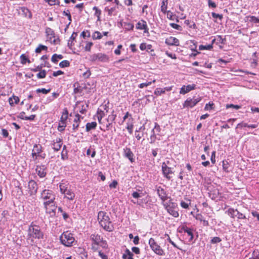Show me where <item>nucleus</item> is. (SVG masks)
I'll return each mask as SVG.
<instances>
[{"instance_id": "nucleus-1", "label": "nucleus", "mask_w": 259, "mask_h": 259, "mask_svg": "<svg viewBox=\"0 0 259 259\" xmlns=\"http://www.w3.org/2000/svg\"><path fill=\"white\" fill-rule=\"evenodd\" d=\"M98 220L100 225L105 230L111 232L114 230L113 225L112 224L109 217L105 211H100L99 212Z\"/></svg>"}, {"instance_id": "nucleus-2", "label": "nucleus", "mask_w": 259, "mask_h": 259, "mask_svg": "<svg viewBox=\"0 0 259 259\" xmlns=\"http://www.w3.org/2000/svg\"><path fill=\"white\" fill-rule=\"evenodd\" d=\"M28 232V238L27 239V240H30L31 242H33V238L40 239L43 238L44 234L41 231L40 227L37 225L33 224V223L29 226Z\"/></svg>"}, {"instance_id": "nucleus-3", "label": "nucleus", "mask_w": 259, "mask_h": 259, "mask_svg": "<svg viewBox=\"0 0 259 259\" xmlns=\"http://www.w3.org/2000/svg\"><path fill=\"white\" fill-rule=\"evenodd\" d=\"M60 240L64 246L70 247L73 245L75 239L72 233L69 231H66L63 232L60 236Z\"/></svg>"}, {"instance_id": "nucleus-4", "label": "nucleus", "mask_w": 259, "mask_h": 259, "mask_svg": "<svg viewBox=\"0 0 259 259\" xmlns=\"http://www.w3.org/2000/svg\"><path fill=\"white\" fill-rule=\"evenodd\" d=\"M40 198L44 200V202H47L48 204L53 203L55 202V195L52 191L45 190L41 193Z\"/></svg>"}, {"instance_id": "nucleus-5", "label": "nucleus", "mask_w": 259, "mask_h": 259, "mask_svg": "<svg viewBox=\"0 0 259 259\" xmlns=\"http://www.w3.org/2000/svg\"><path fill=\"white\" fill-rule=\"evenodd\" d=\"M45 32L47 36L48 40L53 45H57L59 43L60 39L58 37L55 36V33L50 27H47L45 29Z\"/></svg>"}, {"instance_id": "nucleus-6", "label": "nucleus", "mask_w": 259, "mask_h": 259, "mask_svg": "<svg viewBox=\"0 0 259 259\" xmlns=\"http://www.w3.org/2000/svg\"><path fill=\"white\" fill-rule=\"evenodd\" d=\"M149 244L151 249L154 252L159 255H163L164 254V251L161 247L157 244L155 240L151 238L149 240Z\"/></svg>"}, {"instance_id": "nucleus-7", "label": "nucleus", "mask_w": 259, "mask_h": 259, "mask_svg": "<svg viewBox=\"0 0 259 259\" xmlns=\"http://www.w3.org/2000/svg\"><path fill=\"white\" fill-rule=\"evenodd\" d=\"M46 212L50 214V217H54L56 215V210L57 206L56 205L55 202L53 203L48 204L47 202H43Z\"/></svg>"}, {"instance_id": "nucleus-8", "label": "nucleus", "mask_w": 259, "mask_h": 259, "mask_svg": "<svg viewBox=\"0 0 259 259\" xmlns=\"http://www.w3.org/2000/svg\"><path fill=\"white\" fill-rule=\"evenodd\" d=\"M168 164H169V161L163 162L162 163V171L164 177L169 180L171 178V176L170 175L173 174L174 172L172 170V168L168 166Z\"/></svg>"}, {"instance_id": "nucleus-9", "label": "nucleus", "mask_w": 259, "mask_h": 259, "mask_svg": "<svg viewBox=\"0 0 259 259\" xmlns=\"http://www.w3.org/2000/svg\"><path fill=\"white\" fill-rule=\"evenodd\" d=\"M202 100L201 97H198L195 98V97L193 98H188L184 103V107L192 108L194 107L198 102Z\"/></svg>"}, {"instance_id": "nucleus-10", "label": "nucleus", "mask_w": 259, "mask_h": 259, "mask_svg": "<svg viewBox=\"0 0 259 259\" xmlns=\"http://www.w3.org/2000/svg\"><path fill=\"white\" fill-rule=\"evenodd\" d=\"M164 205L166 209L167 212L171 214L172 216L177 218L179 217V213L178 211H177L175 208L176 206V204L174 203H170L169 204L166 203L164 204Z\"/></svg>"}, {"instance_id": "nucleus-11", "label": "nucleus", "mask_w": 259, "mask_h": 259, "mask_svg": "<svg viewBox=\"0 0 259 259\" xmlns=\"http://www.w3.org/2000/svg\"><path fill=\"white\" fill-rule=\"evenodd\" d=\"M28 189L30 195L35 194L37 190L36 183L33 180L30 181L28 183Z\"/></svg>"}, {"instance_id": "nucleus-12", "label": "nucleus", "mask_w": 259, "mask_h": 259, "mask_svg": "<svg viewBox=\"0 0 259 259\" xmlns=\"http://www.w3.org/2000/svg\"><path fill=\"white\" fill-rule=\"evenodd\" d=\"M42 147L40 144H35L32 149V156L34 160L37 159V156L40 154L42 150Z\"/></svg>"}, {"instance_id": "nucleus-13", "label": "nucleus", "mask_w": 259, "mask_h": 259, "mask_svg": "<svg viewBox=\"0 0 259 259\" xmlns=\"http://www.w3.org/2000/svg\"><path fill=\"white\" fill-rule=\"evenodd\" d=\"M136 28L140 30H144V33L148 32V27L145 21L141 20L136 24Z\"/></svg>"}, {"instance_id": "nucleus-14", "label": "nucleus", "mask_w": 259, "mask_h": 259, "mask_svg": "<svg viewBox=\"0 0 259 259\" xmlns=\"http://www.w3.org/2000/svg\"><path fill=\"white\" fill-rule=\"evenodd\" d=\"M181 231H180V232H184L187 233L188 236L190 237V238L189 239V241H191L193 239V229L188 228L186 226H183L181 228Z\"/></svg>"}, {"instance_id": "nucleus-15", "label": "nucleus", "mask_w": 259, "mask_h": 259, "mask_svg": "<svg viewBox=\"0 0 259 259\" xmlns=\"http://www.w3.org/2000/svg\"><path fill=\"white\" fill-rule=\"evenodd\" d=\"M196 85L195 84H189L188 85H183L180 90L181 94H186L190 91L195 89Z\"/></svg>"}, {"instance_id": "nucleus-16", "label": "nucleus", "mask_w": 259, "mask_h": 259, "mask_svg": "<svg viewBox=\"0 0 259 259\" xmlns=\"http://www.w3.org/2000/svg\"><path fill=\"white\" fill-rule=\"evenodd\" d=\"M36 171L40 178H44L46 175V167L45 165H37L36 168Z\"/></svg>"}, {"instance_id": "nucleus-17", "label": "nucleus", "mask_w": 259, "mask_h": 259, "mask_svg": "<svg viewBox=\"0 0 259 259\" xmlns=\"http://www.w3.org/2000/svg\"><path fill=\"white\" fill-rule=\"evenodd\" d=\"M165 43L169 46H179V40L176 37L170 36L165 39Z\"/></svg>"}, {"instance_id": "nucleus-18", "label": "nucleus", "mask_w": 259, "mask_h": 259, "mask_svg": "<svg viewBox=\"0 0 259 259\" xmlns=\"http://www.w3.org/2000/svg\"><path fill=\"white\" fill-rule=\"evenodd\" d=\"M124 155L128 158L131 162H133L135 160L134 158V154L129 148L124 149Z\"/></svg>"}, {"instance_id": "nucleus-19", "label": "nucleus", "mask_w": 259, "mask_h": 259, "mask_svg": "<svg viewBox=\"0 0 259 259\" xmlns=\"http://www.w3.org/2000/svg\"><path fill=\"white\" fill-rule=\"evenodd\" d=\"M157 192L158 196L162 201H165L167 199V194L163 188L159 187L157 189Z\"/></svg>"}, {"instance_id": "nucleus-20", "label": "nucleus", "mask_w": 259, "mask_h": 259, "mask_svg": "<svg viewBox=\"0 0 259 259\" xmlns=\"http://www.w3.org/2000/svg\"><path fill=\"white\" fill-rule=\"evenodd\" d=\"M91 238L96 245H99L101 242H103V238L98 234H94L91 235Z\"/></svg>"}, {"instance_id": "nucleus-21", "label": "nucleus", "mask_w": 259, "mask_h": 259, "mask_svg": "<svg viewBox=\"0 0 259 259\" xmlns=\"http://www.w3.org/2000/svg\"><path fill=\"white\" fill-rule=\"evenodd\" d=\"M62 145V140L60 138H57L52 144V148L55 151H58L60 149Z\"/></svg>"}, {"instance_id": "nucleus-22", "label": "nucleus", "mask_w": 259, "mask_h": 259, "mask_svg": "<svg viewBox=\"0 0 259 259\" xmlns=\"http://www.w3.org/2000/svg\"><path fill=\"white\" fill-rule=\"evenodd\" d=\"M63 194L65 195V197L70 200H73L75 197L74 193L70 189L66 190V192Z\"/></svg>"}, {"instance_id": "nucleus-23", "label": "nucleus", "mask_w": 259, "mask_h": 259, "mask_svg": "<svg viewBox=\"0 0 259 259\" xmlns=\"http://www.w3.org/2000/svg\"><path fill=\"white\" fill-rule=\"evenodd\" d=\"M97 125V123L95 121H93L92 122H88L85 125V130L87 132H89L92 130H94L96 128Z\"/></svg>"}, {"instance_id": "nucleus-24", "label": "nucleus", "mask_w": 259, "mask_h": 259, "mask_svg": "<svg viewBox=\"0 0 259 259\" xmlns=\"http://www.w3.org/2000/svg\"><path fill=\"white\" fill-rule=\"evenodd\" d=\"M133 120V118L131 117L130 118L128 119V122L126 123V129L128 130V132L130 134H132L133 133V129L134 126V125L132 122Z\"/></svg>"}, {"instance_id": "nucleus-25", "label": "nucleus", "mask_w": 259, "mask_h": 259, "mask_svg": "<svg viewBox=\"0 0 259 259\" xmlns=\"http://www.w3.org/2000/svg\"><path fill=\"white\" fill-rule=\"evenodd\" d=\"M109 57L102 53H98V61L103 62H108L109 61Z\"/></svg>"}, {"instance_id": "nucleus-26", "label": "nucleus", "mask_w": 259, "mask_h": 259, "mask_svg": "<svg viewBox=\"0 0 259 259\" xmlns=\"http://www.w3.org/2000/svg\"><path fill=\"white\" fill-rule=\"evenodd\" d=\"M167 5H168V1L166 0H162L161 3V5L160 7V10L161 12H162L163 14H166L167 11Z\"/></svg>"}, {"instance_id": "nucleus-27", "label": "nucleus", "mask_w": 259, "mask_h": 259, "mask_svg": "<svg viewBox=\"0 0 259 259\" xmlns=\"http://www.w3.org/2000/svg\"><path fill=\"white\" fill-rule=\"evenodd\" d=\"M214 41H215V39H213L212 41V44H211V45H207V46H203V45L199 46V49L200 50H211L212 48V47H212V44L214 42Z\"/></svg>"}, {"instance_id": "nucleus-28", "label": "nucleus", "mask_w": 259, "mask_h": 259, "mask_svg": "<svg viewBox=\"0 0 259 259\" xmlns=\"http://www.w3.org/2000/svg\"><path fill=\"white\" fill-rule=\"evenodd\" d=\"M20 61L22 64H25L26 62L30 63V60L24 54L20 56Z\"/></svg>"}, {"instance_id": "nucleus-29", "label": "nucleus", "mask_w": 259, "mask_h": 259, "mask_svg": "<svg viewBox=\"0 0 259 259\" xmlns=\"http://www.w3.org/2000/svg\"><path fill=\"white\" fill-rule=\"evenodd\" d=\"M167 18L170 20L174 21L176 19V15L174 14L170 11H166Z\"/></svg>"}, {"instance_id": "nucleus-30", "label": "nucleus", "mask_w": 259, "mask_h": 259, "mask_svg": "<svg viewBox=\"0 0 259 259\" xmlns=\"http://www.w3.org/2000/svg\"><path fill=\"white\" fill-rule=\"evenodd\" d=\"M48 50V47L46 46L42 45H39L37 48L35 49V53H40L42 50L47 51Z\"/></svg>"}, {"instance_id": "nucleus-31", "label": "nucleus", "mask_w": 259, "mask_h": 259, "mask_svg": "<svg viewBox=\"0 0 259 259\" xmlns=\"http://www.w3.org/2000/svg\"><path fill=\"white\" fill-rule=\"evenodd\" d=\"M19 102V99L18 97L14 96L13 98H10L9 99V103L11 105L13 104L14 103L17 104Z\"/></svg>"}, {"instance_id": "nucleus-32", "label": "nucleus", "mask_w": 259, "mask_h": 259, "mask_svg": "<svg viewBox=\"0 0 259 259\" xmlns=\"http://www.w3.org/2000/svg\"><path fill=\"white\" fill-rule=\"evenodd\" d=\"M68 118V111L67 109H64L63 114L61 116V119L60 121H64L66 122V120H67Z\"/></svg>"}, {"instance_id": "nucleus-33", "label": "nucleus", "mask_w": 259, "mask_h": 259, "mask_svg": "<svg viewBox=\"0 0 259 259\" xmlns=\"http://www.w3.org/2000/svg\"><path fill=\"white\" fill-rule=\"evenodd\" d=\"M94 39H99L102 37L101 33L99 31H95L92 35Z\"/></svg>"}, {"instance_id": "nucleus-34", "label": "nucleus", "mask_w": 259, "mask_h": 259, "mask_svg": "<svg viewBox=\"0 0 259 259\" xmlns=\"http://www.w3.org/2000/svg\"><path fill=\"white\" fill-rule=\"evenodd\" d=\"M70 65V62L68 60H63L59 63L61 68L68 67Z\"/></svg>"}, {"instance_id": "nucleus-35", "label": "nucleus", "mask_w": 259, "mask_h": 259, "mask_svg": "<svg viewBox=\"0 0 259 259\" xmlns=\"http://www.w3.org/2000/svg\"><path fill=\"white\" fill-rule=\"evenodd\" d=\"M228 213L229 215H230L232 218H234L235 217L236 209H234V208H230L227 210Z\"/></svg>"}, {"instance_id": "nucleus-36", "label": "nucleus", "mask_w": 259, "mask_h": 259, "mask_svg": "<svg viewBox=\"0 0 259 259\" xmlns=\"http://www.w3.org/2000/svg\"><path fill=\"white\" fill-rule=\"evenodd\" d=\"M66 127V122L60 121L58 127V130L62 132L64 130V128Z\"/></svg>"}, {"instance_id": "nucleus-37", "label": "nucleus", "mask_w": 259, "mask_h": 259, "mask_svg": "<svg viewBox=\"0 0 259 259\" xmlns=\"http://www.w3.org/2000/svg\"><path fill=\"white\" fill-rule=\"evenodd\" d=\"M69 189L64 183H61L60 185V190L61 192L63 194L66 192V190H68Z\"/></svg>"}, {"instance_id": "nucleus-38", "label": "nucleus", "mask_w": 259, "mask_h": 259, "mask_svg": "<svg viewBox=\"0 0 259 259\" xmlns=\"http://www.w3.org/2000/svg\"><path fill=\"white\" fill-rule=\"evenodd\" d=\"M116 117V114H114V111H113L112 114L108 116V117L106 120L108 122H112L115 120Z\"/></svg>"}, {"instance_id": "nucleus-39", "label": "nucleus", "mask_w": 259, "mask_h": 259, "mask_svg": "<svg viewBox=\"0 0 259 259\" xmlns=\"http://www.w3.org/2000/svg\"><path fill=\"white\" fill-rule=\"evenodd\" d=\"M93 10L95 11V15L98 17V20H100V17L101 14V11L99 10L97 7H94Z\"/></svg>"}, {"instance_id": "nucleus-40", "label": "nucleus", "mask_w": 259, "mask_h": 259, "mask_svg": "<svg viewBox=\"0 0 259 259\" xmlns=\"http://www.w3.org/2000/svg\"><path fill=\"white\" fill-rule=\"evenodd\" d=\"M164 91L161 88H157L154 91V94L156 96H160L162 94H164Z\"/></svg>"}, {"instance_id": "nucleus-41", "label": "nucleus", "mask_w": 259, "mask_h": 259, "mask_svg": "<svg viewBox=\"0 0 259 259\" xmlns=\"http://www.w3.org/2000/svg\"><path fill=\"white\" fill-rule=\"evenodd\" d=\"M169 25L173 28L175 29H177V30H182V27L181 26L178 25V24H175V23H171L169 24Z\"/></svg>"}, {"instance_id": "nucleus-42", "label": "nucleus", "mask_w": 259, "mask_h": 259, "mask_svg": "<svg viewBox=\"0 0 259 259\" xmlns=\"http://www.w3.org/2000/svg\"><path fill=\"white\" fill-rule=\"evenodd\" d=\"M50 91H51L50 89L46 90V89L42 88V89H37L36 90V92L37 93H43L44 94H47L48 93H49L50 92Z\"/></svg>"}, {"instance_id": "nucleus-43", "label": "nucleus", "mask_w": 259, "mask_h": 259, "mask_svg": "<svg viewBox=\"0 0 259 259\" xmlns=\"http://www.w3.org/2000/svg\"><path fill=\"white\" fill-rule=\"evenodd\" d=\"M63 14H64V15L66 16V17H68V19L69 20L68 25H69L71 23V21H72L71 20V16L69 11L68 10H67V11H63Z\"/></svg>"}, {"instance_id": "nucleus-44", "label": "nucleus", "mask_w": 259, "mask_h": 259, "mask_svg": "<svg viewBox=\"0 0 259 259\" xmlns=\"http://www.w3.org/2000/svg\"><path fill=\"white\" fill-rule=\"evenodd\" d=\"M46 71L43 70L37 74L36 76L38 78H44L46 77Z\"/></svg>"}, {"instance_id": "nucleus-45", "label": "nucleus", "mask_w": 259, "mask_h": 259, "mask_svg": "<svg viewBox=\"0 0 259 259\" xmlns=\"http://www.w3.org/2000/svg\"><path fill=\"white\" fill-rule=\"evenodd\" d=\"M156 139V133L154 130H152V135L150 136L151 142L150 143H153L155 141Z\"/></svg>"}, {"instance_id": "nucleus-46", "label": "nucleus", "mask_w": 259, "mask_h": 259, "mask_svg": "<svg viewBox=\"0 0 259 259\" xmlns=\"http://www.w3.org/2000/svg\"><path fill=\"white\" fill-rule=\"evenodd\" d=\"M232 108L236 110H238L241 108V106L238 105H234L232 104L226 105V108Z\"/></svg>"}, {"instance_id": "nucleus-47", "label": "nucleus", "mask_w": 259, "mask_h": 259, "mask_svg": "<svg viewBox=\"0 0 259 259\" xmlns=\"http://www.w3.org/2000/svg\"><path fill=\"white\" fill-rule=\"evenodd\" d=\"M223 169L226 171L228 172V168H229V163L227 161L224 160L223 161Z\"/></svg>"}, {"instance_id": "nucleus-48", "label": "nucleus", "mask_w": 259, "mask_h": 259, "mask_svg": "<svg viewBox=\"0 0 259 259\" xmlns=\"http://www.w3.org/2000/svg\"><path fill=\"white\" fill-rule=\"evenodd\" d=\"M93 45V42H87L86 45L84 47V49L85 51L90 52L91 51V49L92 46Z\"/></svg>"}, {"instance_id": "nucleus-49", "label": "nucleus", "mask_w": 259, "mask_h": 259, "mask_svg": "<svg viewBox=\"0 0 259 259\" xmlns=\"http://www.w3.org/2000/svg\"><path fill=\"white\" fill-rule=\"evenodd\" d=\"M211 15L214 18H219L221 21L223 19V15L217 14L214 12L211 13Z\"/></svg>"}, {"instance_id": "nucleus-50", "label": "nucleus", "mask_w": 259, "mask_h": 259, "mask_svg": "<svg viewBox=\"0 0 259 259\" xmlns=\"http://www.w3.org/2000/svg\"><path fill=\"white\" fill-rule=\"evenodd\" d=\"M236 214V215H235V217H237L239 219H243L246 218L245 215L242 213L239 212L237 209Z\"/></svg>"}, {"instance_id": "nucleus-51", "label": "nucleus", "mask_w": 259, "mask_h": 259, "mask_svg": "<svg viewBox=\"0 0 259 259\" xmlns=\"http://www.w3.org/2000/svg\"><path fill=\"white\" fill-rule=\"evenodd\" d=\"M22 10L26 16H28L30 18H31V14L28 9L24 8Z\"/></svg>"}, {"instance_id": "nucleus-52", "label": "nucleus", "mask_w": 259, "mask_h": 259, "mask_svg": "<svg viewBox=\"0 0 259 259\" xmlns=\"http://www.w3.org/2000/svg\"><path fill=\"white\" fill-rule=\"evenodd\" d=\"M91 75V71L89 69H88L82 74V76L84 78H88L90 77Z\"/></svg>"}, {"instance_id": "nucleus-53", "label": "nucleus", "mask_w": 259, "mask_h": 259, "mask_svg": "<svg viewBox=\"0 0 259 259\" xmlns=\"http://www.w3.org/2000/svg\"><path fill=\"white\" fill-rule=\"evenodd\" d=\"M91 61L94 62L98 61V54H95L90 56Z\"/></svg>"}, {"instance_id": "nucleus-54", "label": "nucleus", "mask_w": 259, "mask_h": 259, "mask_svg": "<svg viewBox=\"0 0 259 259\" xmlns=\"http://www.w3.org/2000/svg\"><path fill=\"white\" fill-rule=\"evenodd\" d=\"M249 259H259V252L258 251H253L252 257Z\"/></svg>"}, {"instance_id": "nucleus-55", "label": "nucleus", "mask_w": 259, "mask_h": 259, "mask_svg": "<svg viewBox=\"0 0 259 259\" xmlns=\"http://www.w3.org/2000/svg\"><path fill=\"white\" fill-rule=\"evenodd\" d=\"M125 253L126 255H128L127 259H134L133 256V253L130 251V250L128 249H126L125 250Z\"/></svg>"}, {"instance_id": "nucleus-56", "label": "nucleus", "mask_w": 259, "mask_h": 259, "mask_svg": "<svg viewBox=\"0 0 259 259\" xmlns=\"http://www.w3.org/2000/svg\"><path fill=\"white\" fill-rule=\"evenodd\" d=\"M221 241V239H220V237H214L212 238L211 240V242L212 243H219Z\"/></svg>"}, {"instance_id": "nucleus-57", "label": "nucleus", "mask_w": 259, "mask_h": 259, "mask_svg": "<svg viewBox=\"0 0 259 259\" xmlns=\"http://www.w3.org/2000/svg\"><path fill=\"white\" fill-rule=\"evenodd\" d=\"M153 130H154L155 133L158 134L160 132V127L157 123L155 122L154 127Z\"/></svg>"}, {"instance_id": "nucleus-58", "label": "nucleus", "mask_w": 259, "mask_h": 259, "mask_svg": "<svg viewBox=\"0 0 259 259\" xmlns=\"http://www.w3.org/2000/svg\"><path fill=\"white\" fill-rule=\"evenodd\" d=\"M151 83H152V82H151V81L146 82H145V83H141V84H140L139 85V87L140 88L142 89V88H143L144 87H147L148 85H151Z\"/></svg>"}, {"instance_id": "nucleus-59", "label": "nucleus", "mask_w": 259, "mask_h": 259, "mask_svg": "<svg viewBox=\"0 0 259 259\" xmlns=\"http://www.w3.org/2000/svg\"><path fill=\"white\" fill-rule=\"evenodd\" d=\"M97 114L98 116L102 118L104 117L105 115L104 112L100 109H98L97 111Z\"/></svg>"}, {"instance_id": "nucleus-60", "label": "nucleus", "mask_w": 259, "mask_h": 259, "mask_svg": "<svg viewBox=\"0 0 259 259\" xmlns=\"http://www.w3.org/2000/svg\"><path fill=\"white\" fill-rule=\"evenodd\" d=\"M132 250L133 251V252H134L137 254H139L140 253V249L138 247H133L132 248Z\"/></svg>"}, {"instance_id": "nucleus-61", "label": "nucleus", "mask_w": 259, "mask_h": 259, "mask_svg": "<svg viewBox=\"0 0 259 259\" xmlns=\"http://www.w3.org/2000/svg\"><path fill=\"white\" fill-rule=\"evenodd\" d=\"M208 5L209 7H212L213 8H215L217 7L215 3L213 2H212L211 0L208 1Z\"/></svg>"}, {"instance_id": "nucleus-62", "label": "nucleus", "mask_w": 259, "mask_h": 259, "mask_svg": "<svg viewBox=\"0 0 259 259\" xmlns=\"http://www.w3.org/2000/svg\"><path fill=\"white\" fill-rule=\"evenodd\" d=\"M250 21L254 22V23H259V19L255 16H251L250 17Z\"/></svg>"}, {"instance_id": "nucleus-63", "label": "nucleus", "mask_w": 259, "mask_h": 259, "mask_svg": "<svg viewBox=\"0 0 259 259\" xmlns=\"http://www.w3.org/2000/svg\"><path fill=\"white\" fill-rule=\"evenodd\" d=\"M195 218L196 220L200 221L201 222H202L203 220L204 219L203 216L201 214H197Z\"/></svg>"}, {"instance_id": "nucleus-64", "label": "nucleus", "mask_w": 259, "mask_h": 259, "mask_svg": "<svg viewBox=\"0 0 259 259\" xmlns=\"http://www.w3.org/2000/svg\"><path fill=\"white\" fill-rule=\"evenodd\" d=\"M99 255L102 259H108L107 256L103 253L101 251H99Z\"/></svg>"}]
</instances>
